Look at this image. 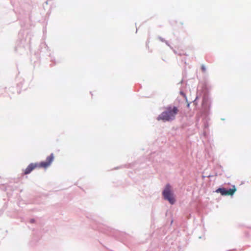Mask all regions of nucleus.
<instances>
[{
	"instance_id": "2",
	"label": "nucleus",
	"mask_w": 251,
	"mask_h": 251,
	"mask_svg": "<svg viewBox=\"0 0 251 251\" xmlns=\"http://www.w3.org/2000/svg\"><path fill=\"white\" fill-rule=\"evenodd\" d=\"M178 111L177 107L169 106L165 108V111L158 117L157 119L162 120L164 122L174 120Z\"/></svg>"
},
{
	"instance_id": "1",
	"label": "nucleus",
	"mask_w": 251,
	"mask_h": 251,
	"mask_svg": "<svg viewBox=\"0 0 251 251\" xmlns=\"http://www.w3.org/2000/svg\"><path fill=\"white\" fill-rule=\"evenodd\" d=\"M54 155L51 153L48 156L46 161H42L39 163H30L25 170L24 174L27 175L30 173L34 169L37 168H47L49 167L54 160Z\"/></svg>"
},
{
	"instance_id": "4",
	"label": "nucleus",
	"mask_w": 251,
	"mask_h": 251,
	"mask_svg": "<svg viewBox=\"0 0 251 251\" xmlns=\"http://www.w3.org/2000/svg\"><path fill=\"white\" fill-rule=\"evenodd\" d=\"M236 189L235 186H233L232 188L229 189V190H226L224 188H220L216 190L217 193H220L223 196H232L236 192Z\"/></svg>"
},
{
	"instance_id": "5",
	"label": "nucleus",
	"mask_w": 251,
	"mask_h": 251,
	"mask_svg": "<svg viewBox=\"0 0 251 251\" xmlns=\"http://www.w3.org/2000/svg\"><path fill=\"white\" fill-rule=\"evenodd\" d=\"M201 69L203 72H205L206 71V68L204 65H202L201 67Z\"/></svg>"
},
{
	"instance_id": "3",
	"label": "nucleus",
	"mask_w": 251,
	"mask_h": 251,
	"mask_svg": "<svg viewBox=\"0 0 251 251\" xmlns=\"http://www.w3.org/2000/svg\"><path fill=\"white\" fill-rule=\"evenodd\" d=\"M163 195L165 199L168 200L171 204H174L175 202V199L173 194L171 190V186L167 185L164 190L163 192Z\"/></svg>"
}]
</instances>
